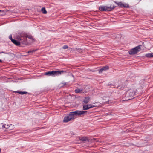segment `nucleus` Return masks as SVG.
I'll return each instance as SVG.
<instances>
[{"mask_svg": "<svg viewBox=\"0 0 153 153\" xmlns=\"http://www.w3.org/2000/svg\"><path fill=\"white\" fill-rule=\"evenodd\" d=\"M109 69V67L108 66H105L103 67L100 69L99 70V73H101L103 71H105L108 70Z\"/></svg>", "mask_w": 153, "mask_h": 153, "instance_id": "6", "label": "nucleus"}, {"mask_svg": "<svg viewBox=\"0 0 153 153\" xmlns=\"http://www.w3.org/2000/svg\"><path fill=\"white\" fill-rule=\"evenodd\" d=\"M3 128H8L9 126L8 125H6L5 124L3 125L2 126Z\"/></svg>", "mask_w": 153, "mask_h": 153, "instance_id": "20", "label": "nucleus"}, {"mask_svg": "<svg viewBox=\"0 0 153 153\" xmlns=\"http://www.w3.org/2000/svg\"><path fill=\"white\" fill-rule=\"evenodd\" d=\"M9 39H10V40H11V41H12V39H12V36H11H11H9Z\"/></svg>", "mask_w": 153, "mask_h": 153, "instance_id": "22", "label": "nucleus"}, {"mask_svg": "<svg viewBox=\"0 0 153 153\" xmlns=\"http://www.w3.org/2000/svg\"><path fill=\"white\" fill-rule=\"evenodd\" d=\"M99 10L102 11H111V9L109 8V6H100L99 7Z\"/></svg>", "mask_w": 153, "mask_h": 153, "instance_id": "3", "label": "nucleus"}, {"mask_svg": "<svg viewBox=\"0 0 153 153\" xmlns=\"http://www.w3.org/2000/svg\"><path fill=\"white\" fill-rule=\"evenodd\" d=\"M129 54L130 55L133 54H134V48H132L129 52Z\"/></svg>", "mask_w": 153, "mask_h": 153, "instance_id": "18", "label": "nucleus"}, {"mask_svg": "<svg viewBox=\"0 0 153 153\" xmlns=\"http://www.w3.org/2000/svg\"><path fill=\"white\" fill-rule=\"evenodd\" d=\"M146 57L148 58H152L153 57V53H147L145 55Z\"/></svg>", "mask_w": 153, "mask_h": 153, "instance_id": "13", "label": "nucleus"}, {"mask_svg": "<svg viewBox=\"0 0 153 153\" xmlns=\"http://www.w3.org/2000/svg\"><path fill=\"white\" fill-rule=\"evenodd\" d=\"M64 71H49L45 73V75L48 76H55L61 74Z\"/></svg>", "mask_w": 153, "mask_h": 153, "instance_id": "2", "label": "nucleus"}, {"mask_svg": "<svg viewBox=\"0 0 153 153\" xmlns=\"http://www.w3.org/2000/svg\"><path fill=\"white\" fill-rule=\"evenodd\" d=\"M22 37H25L26 38H28L30 39H33V37L31 35H28L26 34H22L21 35Z\"/></svg>", "mask_w": 153, "mask_h": 153, "instance_id": "8", "label": "nucleus"}, {"mask_svg": "<svg viewBox=\"0 0 153 153\" xmlns=\"http://www.w3.org/2000/svg\"><path fill=\"white\" fill-rule=\"evenodd\" d=\"M1 149H0V153L1 152Z\"/></svg>", "mask_w": 153, "mask_h": 153, "instance_id": "25", "label": "nucleus"}, {"mask_svg": "<svg viewBox=\"0 0 153 153\" xmlns=\"http://www.w3.org/2000/svg\"><path fill=\"white\" fill-rule=\"evenodd\" d=\"M94 107H95V106L89 104L87 105H84L83 107V110H88Z\"/></svg>", "mask_w": 153, "mask_h": 153, "instance_id": "4", "label": "nucleus"}, {"mask_svg": "<svg viewBox=\"0 0 153 153\" xmlns=\"http://www.w3.org/2000/svg\"><path fill=\"white\" fill-rule=\"evenodd\" d=\"M36 50H31V51H28V52H27V53H33L35 52L36 51Z\"/></svg>", "mask_w": 153, "mask_h": 153, "instance_id": "19", "label": "nucleus"}, {"mask_svg": "<svg viewBox=\"0 0 153 153\" xmlns=\"http://www.w3.org/2000/svg\"><path fill=\"white\" fill-rule=\"evenodd\" d=\"M78 51H79V52H81L82 51V50L81 49H79Z\"/></svg>", "mask_w": 153, "mask_h": 153, "instance_id": "23", "label": "nucleus"}, {"mask_svg": "<svg viewBox=\"0 0 153 153\" xmlns=\"http://www.w3.org/2000/svg\"><path fill=\"white\" fill-rule=\"evenodd\" d=\"M83 92V90L79 88H77L75 90V92L76 93H82Z\"/></svg>", "mask_w": 153, "mask_h": 153, "instance_id": "15", "label": "nucleus"}, {"mask_svg": "<svg viewBox=\"0 0 153 153\" xmlns=\"http://www.w3.org/2000/svg\"><path fill=\"white\" fill-rule=\"evenodd\" d=\"M41 11L42 13L43 14H45L47 13V11H46L45 8L44 7L42 8Z\"/></svg>", "mask_w": 153, "mask_h": 153, "instance_id": "16", "label": "nucleus"}, {"mask_svg": "<svg viewBox=\"0 0 153 153\" xmlns=\"http://www.w3.org/2000/svg\"><path fill=\"white\" fill-rule=\"evenodd\" d=\"M130 99H128V100H126L127 101V100H129Z\"/></svg>", "mask_w": 153, "mask_h": 153, "instance_id": "26", "label": "nucleus"}, {"mask_svg": "<svg viewBox=\"0 0 153 153\" xmlns=\"http://www.w3.org/2000/svg\"><path fill=\"white\" fill-rule=\"evenodd\" d=\"M1 10H0V12H1Z\"/></svg>", "mask_w": 153, "mask_h": 153, "instance_id": "28", "label": "nucleus"}, {"mask_svg": "<svg viewBox=\"0 0 153 153\" xmlns=\"http://www.w3.org/2000/svg\"><path fill=\"white\" fill-rule=\"evenodd\" d=\"M129 7V5L128 4L125 3H123L122 8H128Z\"/></svg>", "mask_w": 153, "mask_h": 153, "instance_id": "11", "label": "nucleus"}, {"mask_svg": "<svg viewBox=\"0 0 153 153\" xmlns=\"http://www.w3.org/2000/svg\"><path fill=\"white\" fill-rule=\"evenodd\" d=\"M16 92L18 93H19V94H21V95H23L24 94H27V92L26 91H16Z\"/></svg>", "mask_w": 153, "mask_h": 153, "instance_id": "14", "label": "nucleus"}, {"mask_svg": "<svg viewBox=\"0 0 153 153\" xmlns=\"http://www.w3.org/2000/svg\"><path fill=\"white\" fill-rule=\"evenodd\" d=\"M141 45H139L134 47V54L137 53L141 51Z\"/></svg>", "mask_w": 153, "mask_h": 153, "instance_id": "5", "label": "nucleus"}, {"mask_svg": "<svg viewBox=\"0 0 153 153\" xmlns=\"http://www.w3.org/2000/svg\"><path fill=\"white\" fill-rule=\"evenodd\" d=\"M68 47L67 45H65L62 48L63 49H67L68 48Z\"/></svg>", "mask_w": 153, "mask_h": 153, "instance_id": "21", "label": "nucleus"}, {"mask_svg": "<svg viewBox=\"0 0 153 153\" xmlns=\"http://www.w3.org/2000/svg\"><path fill=\"white\" fill-rule=\"evenodd\" d=\"M79 140H80L85 141L88 140V138L86 137H79Z\"/></svg>", "mask_w": 153, "mask_h": 153, "instance_id": "9", "label": "nucleus"}, {"mask_svg": "<svg viewBox=\"0 0 153 153\" xmlns=\"http://www.w3.org/2000/svg\"><path fill=\"white\" fill-rule=\"evenodd\" d=\"M116 7V6H114L112 4L111 5L110 7H109V8H110L111 9V11L113 10Z\"/></svg>", "mask_w": 153, "mask_h": 153, "instance_id": "17", "label": "nucleus"}, {"mask_svg": "<svg viewBox=\"0 0 153 153\" xmlns=\"http://www.w3.org/2000/svg\"><path fill=\"white\" fill-rule=\"evenodd\" d=\"M2 60L1 59H0V62H2Z\"/></svg>", "mask_w": 153, "mask_h": 153, "instance_id": "24", "label": "nucleus"}, {"mask_svg": "<svg viewBox=\"0 0 153 153\" xmlns=\"http://www.w3.org/2000/svg\"><path fill=\"white\" fill-rule=\"evenodd\" d=\"M86 111L77 110L75 111L70 112L69 114L64 118L63 121L67 122L76 118L77 116H81L84 115L86 113Z\"/></svg>", "mask_w": 153, "mask_h": 153, "instance_id": "1", "label": "nucleus"}, {"mask_svg": "<svg viewBox=\"0 0 153 153\" xmlns=\"http://www.w3.org/2000/svg\"><path fill=\"white\" fill-rule=\"evenodd\" d=\"M114 2L116 3L118 6L120 7H122V6H123V3L122 2H117L115 1H114Z\"/></svg>", "mask_w": 153, "mask_h": 153, "instance_id": "12", "label": "nucleus"}, {"mask_svg": "<svg viewBox=\"0 0 153 153\" xmlns=\"http://www.w3.org/2000/svg\"><path fill=\"white\" fill-rule=\"evenodd\" d=\"M1 53H4L3 52H1Z\"/></svg>", "mask_w": 153, "mask_h": 153, "instance_id": "27", "label": "nucleus"}, {"mask_svg": "<svg viewBox=\"0 0 153 153\" xmlns=\"http://www.w3.org/2000/svg\"><path fill=\"white\" fill-rule=\"evenodd\" d=\"M90 99L89 97H87L85 98L83 100V102L85 104H87L88 102Z\"/></svg>", "mask_w": 153, "mask_h": 153, "instance_id": "7", "label": "nucleus"}, {"mask_svg": "<svg viewBox=\"0 0 153 153\" xmlns=\"http://www.w3.org/2000/svg\"><path fill=\"white\" fill-rule=\"evenodd\" d=\"M14 44L15 45H20V42L16 40H15V39H12V41Z\"/></svg>", "mask_w": 153, "mask_h": 153, "instance_id": "10", "label": "nucleus"}]
</instances>
